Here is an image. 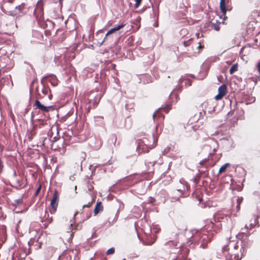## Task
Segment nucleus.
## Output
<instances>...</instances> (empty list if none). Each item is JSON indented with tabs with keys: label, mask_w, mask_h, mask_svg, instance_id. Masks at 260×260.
I'll return each instance as SVG.
<instances>
[{
	"label": "nucleus",
	"mask_w": 260,
	"mask_h": 260,
	"mask_svg": "<svg viewBox=\"0 0 260 260\" xmlns=\"http://www.w3.org/2000/svg\"><path fill=\"white\" fill-rule=\"evenodd\" d=\"M22 199H19L15 200V203L16 204H19L22 203Z\"/></svg>",
	"instance_id": "obj_21"
},
{
	"label": "nucleus",
	"mask_w": 260,
	"mask_h": 260,
	"mask_svg": "<svg viewBox=\"0 0 260 260\" xmlns=\"http://www.w3.org/2000/svg\"><path fill=\"white\" fill-rule=\"evenodd\" d=\"M239 248V246L238 245V243H236L235 244V245H234V249L236 250V249H238V248Z\"/></svg>",
	"instance_id": "obj_27"
},
{
	"label": "nucleus",
	"mask_w": 260,
	"mask_h": 260,
	"mask_svg": "<svg viewBox=\"0 0 260 260\" xmlns=\"http://www.w3.org/2000/svg\"><path fill=\"white\" fill-rule=\"evenodd\" d=\"M236 208H237V210L239 211L240 208V205L237 204V205L236 206Z\"/></svg>",
	"instance_id": "obj_29"
},
{
	"label": "nucleus",
	"mask_w": 260,
	"mask_h": 260,
	"mask_svg": "<svg viewBox=\"0 0 260 260\" xmlns=\"http://www.w3.org/2000/svg\"><path fill=\"white\" fill-rule=\"evenodd\" d=\"M59 201V196L56 191H55L52 196V199L50 202V206L52 207V210H51V213H54L56 210Z\"/></svg>",
	"instance_id": "obj_2"
},
{
	"label": "nucleus",
	"mask_w": 260,
	"mask_h": 260,
	"mask_svg": "<svg viewBox=\"0 0 260 260\" xmlns=\"http://www.w3.org/2000/svg\"><path fill=\"white\" fill-rule=\"evenodd\" d=\"M245 228H247V225H245Z\"/></svg>",
	"instance_id": "obj_34"
},
{
	"label": "nucleus",
	"mask_w": 260,
	"mask_h": 260,
	"mask_svg": "<svg viewBox=\"0 0 260 260\" xmlns=\"http://www.w3.org/2000/svg\"><path fill=\"white\" fill-rule=\"evenodd\" d=\"M246 253L245 248L242 245L240 247L239 252H234L233 254L236 260H240Z\"/></svg>",
	"instance_id": "obj_6"
},
{
	"label": "nucleus",
	"mask_w": 260,
	"mask_h": 260,
	"mask_svg": "<svg viewBox=\"0 0 260 260\" xmlns=\"http://www.w3.org/2000/svg\"><path fill=\"white\" fill-rule=\"evenodd\" d=\"M219 25H220V22L216 21V23L212 24V27L214 30L218 31L220 29Z\"/></svg>",
	"instance_id": "obj_13"
},
{
	"label": "nucleus",
	"mask_w": 260,
	"mask_h": 260,
	"mask_svg": "<svg viewBox=\"0 0 260 260\" xmlns=\"http://www.w3.org/2000/svg\"><path fill=\"white\" fill-rule=\"evenodd\" d=\"M189 189V186L186 181L183 179L179 181V183L177 184V191H178L181 195L183 194L184 192L188 191Z\"/></svg>",
	"instance_id": "obj_4"
},
{
	"label": "nucleus",
	"mask_w": 260,
	"mask_h": 260,
	"mask_svg": "<svg viewBox=\"0 0 260 260\" xmlns=\"http://www.w3.org/2000/svg\"><path fill=\"white\" fill-rule=\"evenodd\" d=\"M103 210V207L101 204V202H98L95 205L94 209V214L96 215L100 212L102 211Z\"/></svg>",
	"instance_id": "obj_8"
},
{
	"label": "nucleus",
	"mask_w": 260,
	"mask_h": 260,
	"mask_svg": "<svg viewBox=\"0 0 260 260\" xmlns=\"http://www.w3.org/2000/svg\"><path fill=\"white\" fill-rule=\"evenodd\" d=\"M114 253V248H111L110 249H109L107 251V254H113Z\"/></svg>",
	"instance_id": "obj_14"
},
{
	"label": "nucleus",
	"mask_w": 260,
	"mask_h": 260,
	"mask_svg": "<svg viewBox=\"0 0 260 260\" xmlns=\"http://www.w3.org/2000/svg\"><path fill=\"white\" fill-rule=\"evenodd\" d=\"M93 200H92L91 201L89 202L87 204L84 205L83 206V207H82V208L83 209L85 207H90L92 205V204H93Z\"/></svg>",
	"instance_id": "obj_16"
},
{
	"label": "nucleus",
	"mask_w": 260,
	"mask_h": 260,
	"mask_svg": "<svg viewBox=\"0 0 260 260\" xmlns=\"http://www.w3.org/2000/svg\"><path fill=\"white\" fill-rule=\"evenodd\" d=\"M170 150V148L169 147H167L166 148H165L164 150V151L162 152L164 154H166L167 153H168Z\"/></svg>",
	"instance_id": "obj_22"
},
{
	"label": "nucleus",
	"mask_w": 260,
	"mask_h": 260,
	"mask_svg": "<svg viewBox=\"0 0 260 260\" xmlns=\"http://www.w3.org/2000/svg\"><path fill=\"white\" fill-rule=\"evenodd\" d=\"M25 4L22 3L21 5L16 6L14 10L8 12V14L13 17H19L23 15L24 13Z\"/></svg>",
	"instance_id": "obj_1"
},
{
	"label": "nucleus",
	"mask_w": 260,
	"mask_h": 260,
	"mask_svg": "<svg viewBox=\"0 0 260 260\" xmlns=\"http://www.w3.org/2000/svg\"><path fill=\"white\" fill-rule=\"evenodd\" d=\"M231 166V164L230 163H225L223 166H222L219 170V173L220 174L224 171H225L226 169L228 167H230Z\"/></svg>",
	"instance_id": "obj_11"
},
{
	"label": "nucleus",
	"mask_w": 260,
	"mask_h": 260,
	"mask_svg": "<svg viewBox=\"0 0 260 260\" xmlns=\"http://www.w3.org/2000/svg\"><path fill=\"white\" fill-rule=\"evenodd\" d=\"M43 8L42 7H40V16H39V19H40L41 18V17L43 16ZM39 18V16H36V18L37 19H38Z\"/></svg>",
	"instance_id": "obj_15"
},
{
	"label": "nucleus",
	"mask_w": 260,
	"mask_h": 260,
	"mask_svg": "<svg viewBox=\"0 0 260 260\" xmlns=\"http://www.w3.org/2000/svg\"><path fill=\"white\" fill-rule=\"evenodd\" d=\"M154 117H155V113H153V118H154Z\"/></svg>",
	"instance_id": "obj_32"
},
{
	"label": "nucleus",
	"mask_w": 260,
	"mask_h": 260,
	"mask_svg": "<svg viewBox=\"0 0 260 260\" xmlns=\"http://www.w3.org/2000/svg\"><path fill=\"white\" fill-rule=\"evenodd\" d=\"M257 68L258 69V71L259 74L260 75V60L257 63Z\"/></svg>",
	"instance_id": "obj_24"
},
{
	"label": "nucleus",
	"mask_w": 260,
	"mask_h": 260,
	"mask_svg": "<svg viewBox=\"0 0 260 260\" xmlns=\"http://www.w3.org/2000/svg\"><path fill=\"white\" fill-rule=\"evenodd\" d=\"M154 164H155V162H154L153 163V165H153H153H154Z\"/></svg>",
	"instance_id": "obj_35"
},
{
	"label": "nucleus",
	"mask_w": 260,
	"mask_h": 260,
	"mask_svg": "<svg viewBox=\"0 0 260 260\" xmlns=\"http://www.w3.org/2000/svg\"><path fill=\"white\" fill-rule=\"evenodd\" d=\"M238 63H235L234 65H233L230 70V74L232 75L234 74L236 71H237L238 70Z\"/></svg>",
	"instance_id": "obj_12"
},
{
	"label": "nucleus",
	"mask_w": 260,
	"mask_h": 260,
	"mask_svg": "<svg viewBox=\"0 0 260 260\" xmlns=\"http://www.w3.org/2000/svg\"><path fill=\"white\" fill-rule=\"evenodd\" d=\"M153 138H154L155 137H156V136H155L154 134H153Z\"/></svg>",
	"instance_id": "obj_30"
},
{
	"label": "nucleus",
	"mask_w": 260,
	"mask_h": 260,
	"mask_svg": "<svg viewBox=\"0 0 260 260\" xmlns=\"http://www.w3.org/2000/svg\"><path fill=\"white\" fill-rule=\"evenodd\" d=\"M205 114V111H204V109H203L202 112H200L199 115L200 116H203Z\"/></svg>",
	"instance_id": "obj_23"
},
{
	"label": "nucleus",
	"mask_w": 260,
	"mask_h": 260,
	"mask_svg": "<svg viewBox=\"0 0 260 260\" xmlns=\"http://www.w3.org/2000/svg\"><path fill=\"white\" fill-rule=\"evenodd\" d=\"M34 109H39L43 112H47L52 109V106H45L42 104L38 100H36L33 104Z\"/></svg>",
	"instance_id": "obj_3"
},
{
	"label": "nucleus",
	"mask_w": 260,
	"mask_h": 260,
	"mask_svg": "<svg viewBox=\"0 0 260 260\" xmlns=\"http://www.w3.org/2000/svg\"><path fill=\"white\" fill-rule=\"evenodd\" d=\"M226 86L225 85L223 84L219 87L218 89V94L215 96L216 100L221 99L226 94Z\"/></svg>",
	"instance_id": "obj_5"
},
{
	"label": "nucleus",
	"mask_w": 260,
	"mask_h": 260,
	"mask_svg": "<svg viewBox=\"0 0 260 260\" xmlns=\"http://www.w3.org/2000/svg\"><path fill=\"white\" fill-rule=\"evenodd\" d=\"M207 105H208L207 102H205L203 103L201 105L202 108H203L205 107Z\"/></svg>",
	"instance_id": "obj_26"
},
{
	"label": "nucleus",
	"mask_w": 260,
	"mask_h": 260,
	"mask_svg": "<svg viewBox=\"0 0 260 260\" xmlns=\"http://www.w3.org/2000/svg\"><path fill=\"white\" fill-rule=\"evenodd\" d=\"M50 81L51 84L53 86H56L57 84V80L55 76L51 75L49 76Z\"/></svg>",
	"instance_id": "obj_10"
},
{
	"label": "nucleus",
	"mask_w": 260,
	"mask_h": 260,
	"mask_svg": "<svg viewBox=\"0 0 260 260\" xmlns=\"http://www.w3.org/2000/svg\"><path fill=\"white\" fill-rule=\"evenodd\" d=\"M77 212H76V213H75V214H74V216H76V215L77 214Z\"/></svg>",
	"instance_id": "obj_33"
},
{
	"label": "nucleus",
	"mask_w": 260,
	"mask_h": 260,
	"mask_svg": "<svg viewBox=\"0 0 260 260\" xmlns=\"http://www.w3.org/2000/svg\"><path fill=\"white\" fill-rule=\"evenodd\" d=\"M243 198L242 197H238L237 198V202L238 203V204L239 205H240V204L243 201Z\"/></svg>",
	"instance_id": "obj_19"
},
{
	"label": "nucleus",
	"mask_w": 260,
	"mask_h": 260,
	"mask_svg": "<svg viewBox=\"0 0 260 260\" xmlns=\"http://www.w3.org/2000/svg\"><path fill=\"white\" fill-rule=\"evenodd\" d=\"M124 26V24H120V25H118L117 26H116L115 27H114L113 28L110 29L108 32L106 34V36H105V39L107 37V36H108L109 35H110V34H112L114 32H115V31H117V30H119L120 29L122 28V27H123V26Z\"/></svg>",
	"instance_id": "obj_7"
},
{
	"label": "nucleus",
	"mask_w": 260,
	"mask_h": 260,
	"mask_svg": "<svg viewBox=\"0 0 260 260\" xmlns=\"http://www.w3.org/2000/svg\"><path fill=\"white\" fill-rule=\"evenodd\" d=\"M198 47V48H201V47H202V46H201V45H200Z\"/></svg>",
	"instance_id": "obj_31"
},
{
	"label": "nucleus",
	"mask_w": 260,
	"mask_h": 260,
	"mask_svg": "<svg viewBox=\"0 0 260 260\" xmlns=\"http://www.w3.org/2000/svg\"><path fill=\"white\" fill-rule=\"evenodd\" d=\"M220 9L223 14H225L226 12V5L225 0H220Z\"/></svg>",
	"instance_id": "obj_9"
},
{
	"label": "nucleus",
	"mask_w": 260,
	"mask_h": 260,
	"mask_svg": "<svg viewBox=\"0 0 260 260\" xmlns=\"http://www.w3.org/2000/svg\"><path fill=\"white\" fill-rule=\"evenodd\" d=\"M123 260H125V259H123Z\"/></svg>",
	"instance_id": "obj_36"
},
{
	"label": "nucleus",
	"mask_w": 260,
	"mask_h": 260,
	"mask_svg": "<svg viewBox=\"0 0 260 260\" xmlns=\"http://www.w3.org/2000/svg\"><path fill=\"white\" fill-rule=\"evenodd\" d=\"M190 40H188L187 42H184L183 44H184V46H188L189 45V44H190Z\"/></svg>",
	"instance_id": "obj_25"
},
{
	"label": "nucleus",
	"mask_w": 260,
	"mask_h": 260,
	"mask_svg": "<svg viewBox=\"0 0 260 260\" xmlns=\"http://www.w3.org/2000/svg\"><path fill=\"white\" fill-rule=\"evenodd\" d=\"M141 1L142 0H135V7L136 8H138L141 3Z\"/></svg>",
	"instance_id": "obj_17"
},
{
	"label": "nucleus",
	"mask_w": 260,
	"mask_h": 260,
	"mask_svg": "<svg viewBox=\"0 0 260 260\" xmlns=\"http://www.w3.org/2000/svg\"><path fill=\"white\" fill-rule=\"evenodd\" d=\"M41 188V185H40V186L38 187L37 189L36 190L35 194L36 196H37L39 192H40Z\"/></svg>",
	"instance_id": "obj_20"
},
{
	"label": "nucleus",
	"mask_w": 260,
	"mask_h": 260,
	"mask_svg": "<svg viewBox=\"0 0 260 260\" xmlns=\"http://www.w3.org/2000/svg\"><path fill=\"white\" fill-rule=\"evenodd\" d=\"M216 218L217 219H223L224 218V215L221 213H218L215 216Z\"/></svg>",
	"instance_id": "obj_18"
},
{
	"label": "nucleus",
	"mask_w": 260,
	"mask_h": 260,
	"mask_svg": "<svg viewBox=\"0 0 260 260\" xmlns=\"http://www.w3.org/2000/svg\"><path fill=\"white\" fill-rule=\"evenodd\" d=\"M3 168L2 162L1 160H0V172H1Z\"/></svg>",
	"instance_id": "obj_28"
}]
</instances>
